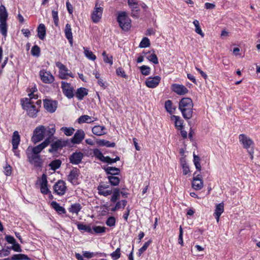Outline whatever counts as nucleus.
Instances as JSON below:
<instances>
[{
    "label": "nucleus",
    "instance_id": "f257e3e1",
    "mask_svg": "<svg viewBox=\"0 0 260 260\" xmlns=\"http://www.w3.org/2000/svg\"><path fill=\"white\" fill-rule=\"evenodd\" d=\"M55 126L54 124L50 125L47 127L39 125L34 131L31 141L36 144L43 140L45 136H47L46 138H49V141H51V139L55 133Z\"/></svg>",
    "mask_w": 260,
    "mask_h": 260
},
{
    "label": "nucleus",
    "instance_id": "f03ea898",
    "mask_svg": "<svg viewBox=\"0 0 260 260\" xmlns=\"http://www.w3.org/2000/svg\"><path fill=\"white\" fill-rule=\"evenodd\" d=\"M31 98H23L20 100V104L22 109L26 112L27 115L31 118H36L41 107V100H37Z\"/></svg>",
    "mask_w": 260,
    "mask_h": 260
},
{
    "label": "nucleus",
    "instance_id": "7ed1b4c3",
    "mask_svg": "<svg viewBox=\"0 0 260 260\" xmlns=\"http://www.w3.org/2000/svg\"><path fill=\"white\" fill-rule=\"evenodd\" d=\"M193 103L189 98H182L179 102V109L183 117L186 119H190L192 116Z\"/></svg>",
    "mask_w": 260,
    "mask_h": 260
},
{
    "label": "nucleus",
    "instance_id": "20e7f679",
    "mask_svg": "<svg viewBox=\"0 0 260 260\" xmlns=\"http://www.w3.org/2000/svg\"><path fill=\"white\" fill-rule=\"evenodd\" d=\"M117 20L120 27L124 31H128L131 27V20L126 12L121 11L118 12Z\"/></svg>",
    "mask_w": 260,
    "mask_h": 260
},
{
    "label": "nucleus",
    "instance_id": "39448f33",
    "mask_svg": "<svg viewBox=\"0 0 260 260\" xmlns=\"http://www.w3.org/2000/svg\"><path fill=\"white\" fill-rule=\"evenodd\" d=\"M239 141L243 147L247 149L248 153L251 155V158H253L254 146L253 141L248 136L244 134H240L239 136Z\"/></svg>",
    "mask_w": 260,
    "mask_h": 260
},
{
    "label": "nucleus",
    "instance_id": "423d86ee",
    "mask_svg": "<svg viewBox=\"0 0 260 260\" xmlns=\"http://www.w3.org/2000/svg\"><path fill=\"white\" fill-rule=\"evenodd\" d=\"M50 143L49 138H46L45 140L36 146H29L26 150V153H30L35 155H39L40 152Z\"/></svg>",
    "mask_w": 260,
    "mask_h": 260
},
{
    "label": "nucleus",
    "instance_id": "0eeeda50",
    "mask_svg": "<svg viewBox=\"0 0 260 260\" xmlns=\"http://www.w3.org/2000/svg\"><path fill=\"white\" fill-rule=\"evenodd\" d=\"M61 88L62 89L63 93L67 98L68 99H71L73 98L74 95V87L70 83L64 81H61Z\"/></svg>",
    "mask_w": 260,
    "mask_h": 260
},
{
    "label": "nucleus",
    "instance_id": "6e6552de",
    "mask_svg": "<svg viewBox=\"0 0 260 260\" xmlns=\"http://www.w3.org/2000/svg\"><path fill=\"white\" fill-rule=\"evenodd\" d=\"M67 142L61 139H57L53 142L50 145V148L48 152L51 153H55L59 150H61L63 147L66 146Z\"/></svg>",
    "mask_w": 260,
    "mask_h": 260
},
{
    "label": "nucleus",
    "instance_id": "1a4fd4ad",
    "mask_svg": "<svg viewBox=\"0 0 260 260\" xmlns=\"http://www.w3.org/2000/svg\"><path fill=\"white\" fill-rule=\"evenodd\" d=\"M28 161L35 167H41L43 164L42 159L40 155L26 153Z\"/></svg>",
    "mask_w": 260,
    "mask_h": 260
},
{
    "label": "nucleus",
    "instance_id": "9d476101",
    "mask_svg": "<svg viewBox=\"0 0 260 260\" xmlns=\"http://www.w3.org/2000/svg\"><path fill=\"white\" fill-rule=\"evenodd\" d=\"M103 11V8L100 7L98 3H96L91 15V18L94 23H98L100 21L102 18Z\"/></svg>",
    "mask_w": 260,
    "mask_h": 260
},
{
    "label": "nucleus",
    "instance_id": "9b49d317",
    "mask_svg": "<svg viewBox=\"0 0 260 260\" xmlns=\"http://www.w3.org/2000/svg\"><path fill=\"white\" fill-rule=\"evenodd\" d=\"M53 190L54 193L59 196L63 195L67 190L66 183L62 180L58 181L54 185Z\"/></svg>",
    "mask_w": 260,
    "mask_h": 260
},
{
    "label": "nucleus",
    "instance_id": "f8f14e48",
    "mask_svg": "<svg viewBox=\"0 0 260 260\" xmlns=\"http://www.w3.org/2000/svg\"><path fill=\"white\" fill-rule=\"evenodd\" d=\"M44 107L48 112L53 113L55 111L57 107V102L50 99H44L43 100Z\"/></svg>",
    "mask_w": 260,
    "mask_h": 260
},
{
    "label": "nucleus",
    "instance_id": "ddd939ff",
    "mask_svg": "<svg viewBox=\"0 0 260 260\" xmlns=\"http://www.w3.org/2000/svg\"><path fill=\"white\" fill-rule=\"evenodd\" d=\"M160 80L161 78L159 76L149 77L145 81V84L149 88H154L158 85Z\"/></svg>",
    "mask_w": 260,
    "mask_h": 260
},
{
    "label": "nucleus",
    "instance_id": "4468645a",
    "mask_svg": "<svg viewBox=\"0 0 260 260\" xmlns=\"http://www.w3.org/2000/svg\"><path fill=\"white\" fill-rule=\"evenodd\" d=\"M85 134L82 129H78L75 133L74 136L71 138V141L73 144H80L84 139Z\"/></svg>",
    "mask_w": 260,
    "mask_h": 260
},
{
    "label": "nucleus",
    "instance_id": "2eb2a0df",
    "mask_svg": "<svg viewBox=\"0 0 260 260\" xmlns=\"http://www.w3.org/2000/svg\"><path fill=\"white\" fill-rule=\"evenodd\" d=\"M40 76L42 81L45 83L50 84L54 80L53 76L49 72L41 70L40 72Z\"/></svg>",
    "mask_w": 260,
    "mask_h": 260
},
{
    "label": "nucleus",
    "instance_id": "dca6fc26",
    "mask_svg": "<svg viewBox=\"0 0 260 260\" xmlns=\"http://www.w3.org/2000/svg\"><path fill=\"white\" fill-rule=\"evenodd\" d=\"M83 153L79 151H76L72 153L69 157L70 162L73 165L79 164L83 158Z\"/></svg>",
    "mask_w": 260,
    "mask_h": 260
},
{
    "label": "nucleus",
    "instance_id": "f3484780",
    "mask_svg": "<svg viewBox=\"0 0 260 260\" xmlns=\"http://www.w3.org/2000/svg\"><path fill=\"white\" fill-rule=\"evenodd\" d=\"M172 91L178 95H184L188 91L187 88L184 85L178 84H173L171 86Z\"/></svg>",
    "mask_w": 260,
    "mask_h": 260
},
{
    "label": "nucleus",
    "instance_id": "a211bd4d",
    "mask_svg": "<svg viewBox=\"0 0 260 260\" xmlns=\"http://www.w3.org/2000/svg\"><path fill=\"white\" fill-rule=\"evenodd\" d=\"M56 66L59 69V76L61 79H67L68 73L69 72L68 69L61 62H56Z\"/></svg>",
    "mask_w": 260,
    "mask_h": 260
},
{
    "label": "nucleus",
    "instance_id": "6ab92c4d",
    "mask_svg": "<svg viewBox=\"0 0 260 260\" xmlns=\"http://www.w3.org/2000/svg\"><path fill=\"white\" fill-rule=\"evenodd\" d=\"M127 3L132 11V16L136 18L138 17L139 8L137 1L136 0H128Z\"/></svg>",
    "mask_w": 260,
    "mask_h": 260
},
{
    "label": "nucleus",
    "instance_id": "aec40b11",
    "mask_svg": "<svg viewBox=\"0 0 260 260\" xmlns=\"http://www.w3.org/2000/svg\"><path fill=\"white\" fill-rule=\"evenodd\" d=\"M80 174L79 170L77 168H74L72 170L68 176V180L73 184L77 183V180Z\"/></svg>",
    "mask_w": 260,
    "mask_h": 260
},
{
    "label": "nucleus",
    "instance_id": "412c9836",
    "mask_svg": "<svg viewBox=\"0 0 260 260\" xmlns=\"http://www.w3.org/2000/svg\"><path fill=\"white\" fill-rule=\"evenodd\" d=\"M203 187V181L202 176L198 174L193 178L192 187L195 190H200Z\"/></svg>",
    "mask_w": 260,
    "mask_h": 260
},
{
    "label": "nucleus",
    "instance_id": "4be33fe9",
    "mask_svg": "<svg viewBox=\"0 0 260 260\" xmlns=\"http://www.w3.org/2000/svg\"><path fill=\"white\" fill-rule=\"evenodd\" d=\"M99 194L107 197L112 193V189L108 185H100L98 187Z\"/></svg>",
    "mask_w": 260,
    "mask_h": 260
},
{
    "label": "nucleus",
    "instance_id": "5701e85b",
    "mask_svg": "<svg viewBox=\"0 0 260 260\" xmlns=\"http://www.w3.org/2000/svg\"><path fill=\"white\" fill-rule=\"evenodd\" d=\"M40 190L41 192L44 194H47L49 192V189L47 186V177L45 174H43L41 178Z\"/></svg>",
    "mask_w": 260,
    "mask_h": 260
},
{
    "label": "nucleus",
    "instance_id": "b1692460",
    "mask_svg": "<svg viewBox=\"0 0 260 260\" xmlns=\"http://www.w3.org/2000/svg\"><path fill=\"white\" fill-rule=\"evenodd\" d=\"M20 142V136L18 131H14L12 138V144L13 149H18Z\"/></svg>",
    "mask_w": 260,
    "mask_h": 260
},
{
    "label": "nucleus",
    "instance_id": "393cba45",
    "mask_svg": "<svg viewBox=\"0 0 260 260\" xmlns=\"http://www.w3.org/2000/svg\"><path fill=\"white\" fill-rule=\"evenodd\" d=\"M224 211V204L223 203H220L216 205L215 210L214 211V215L216 219L217 222L219 220V218L222 213Z\"/></svg>",
    "mask_w": 260,
    "mask_h": 260
},
{
    "label": "nucleus",
    "instance_id": "a878e982",
    "mask_svg": "<svg viewBox=\"0 0 260 260\" xmlns=\"http://www.w3.org/2000/svg\"><path fill=\"white\" fill-rule=\"evenodd\" d=\"M88 90L84 87L78 88L75 92V96L78 100L81 101L84 97L88 94Z\"/></svg>",
    "mask_w": 260,
    "mask_h": 260
},
{
    "label": "nucleus",
    "instance_id": "bb28decb",
    "mask_svg": "<svg viewBox=\"0 0 260 260\" xmlns=\"http://www.w3.org/2000/svg\"><path fill=\"white\" fill-rule=\"evenodd\" d=\"M92 133L96 136H102L106 134V127L104 126L95 125L92 128Z\"/></svg>",
    "mask_w": 260,
    "mask_h": 260
},
{
    "label": "nucleus",
    "instance_id": "cd10ccee",
    "mask_svg": "<svg viewBox=\"0 0 260 260\" xmlns=\"http://www.w3.org/2000/svg\"><path fill=\"white\" fill-rule=\"evenodd\" d=\"M64 34L66 38L68 40L70 43L72 44L73 43V35L71 25L69 23L66 25Z\"/></svg>",
    "mask_w": 260,
    "mask_h": 260
},
{
    "label": "nucleus",
    "instance_id": "c85d7f7f",
    "mask_svg": "<svg viewBox=\"0 0 260 260\" xmlns=\"http://www.w3.org/2000/svg\"><path fill=\"white\" fill-rule=\"evenodd\" d=\"M37 90V88L35 85L28 87L27 90L28 97L26 98H31V99L35 100H37L38 95L35 93Z\"/></svg>",
    "mask_w": 260,
    "mask_h": 260
},
{
    "label": "nucleus",
    "instance_id": "c756f323",
    "mask_svg": "<svg viewBox=\"0 0 260 260\" xmlns=\"http://www.w3.org/2000/svg\"><path fill=\"white\" fill-rule=\"evenodd\" d=\"M96 120V118H92L88 115H84L79 117L78 122L79 123H91Z\"/></svg>",
    "mask_w": 260,
    "mask_h": 260
},
{
    "label": "nucleus",
    "instance_id": "7c9ffc66",
    "mask_svg": "<svg viewBox=\"0 0 260 260\" xmlns=\"http://www.w3.org/2000/svg\"><path fill=\"white\" fill-rule=\"evenodd\" d=\"M93 153L95 157L101 161L106 162L108 160H106L108 158V156H104L102 152L98 148L94 149L93 150Z\"/></svg>",
    "mask_w": 260,
    "mask_h": 260
},
{
    "label": "nucleus",
    "instance_id": "2f4dec72",
    "mask_svg": "<svg viewBox=\"0 0 260 260\" xmlns=\"http://www.w3.org/2000/svg\"><path fill=\"white\" fill-rule=\"evenodd\" d=\"M51 205L52 207L58 213L60 214L66 213L65 209L60 206V205L55 201H53L51 203Z\"/></svg>",
    "mask_w": 260,
    "mask_h": 260
},
{
    "label": "nucleus",
    "instance_id": "473e14b6",
    "mask_svg": "<svg viewBox=\"0 0 260 260\" xmlns=\"http://www.w3.org/2000/svg\"><path fill=\"white\" fill-rule=\"evenodd\" d=\"M8 12L4 5L0 6V22H7L8 18Z\"/></svg>",
    "mask_w": 260,
    "mask_h": 260
},
{
    "label": "nucleus",
    "instance_id": "72a5a7b5",
    "mask_svg": "<svg viewBox=\"0 0 260 260\" xmlns=\"http://www.w3.org/2000/svg\"><path fill=\"white\" fill-rule=\"evenodd\" d=\"M38 36L40 39L43 40L46 36V28L43 24H40L38 27Z\"/></svg>",
    "mask_w": 260,
    "mask_h": 260
},
{
    "label": "nucleus",
    "instance_id": "f704fd0d",
    "mask_svg": "<svg viewBox=\"0 0 260 260\" xmlns=\"http://www.w3.org/2000/svg\"><path fill=\"white\" fill-rule=\"evenodd\" d=\"M81 209V205L79 203H75L71 205L69 211L71 213L78 214Z\"/></svg>",
    "mask_w": 260,
    "mask_h": 260
},
{
    "label": "nucleus",
    "instance_id": "c9c22d12",
    "mask_svg": "<svg viewBox=\"0 0 260 260\" xmlns=\"http://www.w3.org/2000/svg\"><path fill=\"white\" fill-rule=\"evenodd\" d=\"M106 173L110 175L109 176H115L118 175L120 173L119 169L116 167H108L105 169Z\"/></svg>",
    "mask_w": 260,
    "mask_h": 260
},
{
    "label": "nucleus",
    "instance_id": "e433bc0d",
    "mask_svg": "<svg viewBox=\"0 0 260 260\" xmlns=\"http://www.w3.org/2000/svg\"><path fill=\"white\" fill-rule=\"evenodd\" d=\"M146 58L154 64H156L158 63L157 57L155 54V51L154 50H151V52L147 55Z\"/></svg>",
    "mask_w": 260,
    "mask_h": 260
},
{
    "label": "nucleus",
    "instance_id": "4c0bfd02",
    "mask_svg": "<svg viewBox=\"0 0 260 260\" xmlns=\"http://www.w3.org/2000/svg\"><path fill=\"white\" fill-rule=\"evenodd\" d=\"M84 55L88 59L94 60L96 59V56L88 48L83 47Z\"/></svg>",
    "mask_w": 260,
    "mask_h": 260
},
{
    "label": "nucleus",
    "instance_id": "58836bf2",
    "mask_svg": "<svg viewBox=\"0 0 260 260\" xmlns=\"http://www.w3.org/2000/svg\"><path fill=\"white\" fill-rule=\"evenodd\" d=\"M78 229L80 231H84L90 234H92V230L89 226L78 222L77 224Z\"/></svg>",
    "mask_w": 260,
    "mask_h": 260
},
{
    "label": "nucleus",
    "instance_id": "ea45409f",
    "mask_svg": "<svg viewBox=\"0 0 260 260\" xmlns=\"http://www.w3.org/2000/svg\"><path fill=\"white\" fill-rule=\"evenodd\" d=\"M60 131L62 132L67 136H71L75 132V129L72 127L63 126L60 128Z\"/></svg>",
    "mask_w": 260,
    "mask_h": 260
},
{
    "label": "nucleus",
    "instance_id": "a19ab883",
    "mask_svg": "<svg viewBox=\"0 0 260 260\" xmlns=\"http://www.w3.org/2000/svg\"><path fill=\"white\" fill-rule=\"evenodd\" d=\"M165 107L167 111L170 114L174 113L175 110V108L173 106L172 102L169 100L166 101Z\"/></svg>",
    "mask_w": 260,
    "mask_h": 260
},
{
    "label": "nucleus",
    "instance_id": "79ce46f5",
    "mask_svg": "<svg viewBox=\"0 0 260 260\" xmlns=\"http://www.w3.org/2000/svg\"><path fill=\"white\" fill-rule=\"evenodd\" d=\"M108 179L110 184L113 186H117L120 182V178L115 176H108Z\"/></svg>",
    "mask_w": 260,
    "mask_h": 260
},
{
    "label": "nucleus",
    "instance_id": "37998d69",
    "mask_svg": "<svg viewBox=\"0 0 260 260\" xmlns=\"http://www.w3.org/2000/svg\"><path fill=\"white\" fill-rule=\"evenodd\" d=\"M151 242V240H149V241L145 242L143 246L139 249L138 252H137V255L139 257L141 256L143 253L146 250V249L149 246Z\"/></svg>",
    "mask_w": 260,
    "mask_h": 260
},
{
    "label": "nucleus",
    "instance_id": "c03bdc74",
    "mask_svg": "<svg viewBox=\"0 0 260 260\" xmlns=\"http://www.w3.org/2000/svg\"><path fill=\"white\" fill-rule=\"evenodd\" d=\"M8 25L7 22H0V31L4 37L7 35Z\"/></svg>",
    "mask_w": 260,
    "mask_h": 260
},
{
    "label": "nucleus",
    "instance_id": "a18cd8bd",
    "mask_svg": "<svg viewBox=\"0 0 260 260\" xmlns=\"http://www.w3.org/2000/svg\"><path fill=\"white\" fill-rule=\"evenodd\" d=\"M193 24L195 26V31L201 36L202 37H204V34L200 26L199 21L197 20H195L193 21Z\"/></svg>",
    "mask_w": 260,
    "mask_h": 260
},
{
    "label": "nucleus",
    "instance_id": "49530a36",
    "mask_svg": "<svg viewBox=\"0 0 260 260\" xmlns=\"http://www.w3.org/2000/svg\"><path fill=\"white\" fill-rule=\"evenodd\" d=\"M173 118L175 120V126L178 129H181L183 128V121L177 116L174 115Z\"/></svg>",
    "mask_w": 260,
    "mask_h": 260
},
{
    "label": "nucleus",
    "instance_id": "de8ad7c7",
    "mask_svg": "<svg viewBox=\"0 0 260 260\" xmlns=\"http://www.w3.org/2000/svg\"><path fill=\"white\" fill-rule=\"evenodd\" d=\"M113 194L111 198V201L115 203L120 197V190L118 188H115L112 191Z\"/></svg>",
    "mask_w": 260,
    "mask_h": 260
},
{
    "label": "nucleus",
    "instance_id": "09e8293b",
    "mask_svg": "<svg viewBox=\"0 0 260 260\" xmlns=\"http://www.w3.org/2000/svg\"><path fill=\"white\" fill-rule=\"evenodd\" d=\"M61 164V162L60 160L56 159L51 161L49 164V166L52 170L55 171L60 167Z\"/></svg>",
    "mask_w": 260,
    "mask_h": 260
},
{
    "label": "nucleus",
    "instance_id": "8fccbe9b",
    "mask_svg": "<svg viewBox=\"0 0 260 260\" xmlns=\"http://www.w3.org/2000/svg\"><path fill=\"white\" fill-rule=\"evenodd\" d=\"M98 144L100 146H105L108 147H114L115 146V143H113V142L111 143L108 141L105 140H100L98 142Z\"/></svg>",
    "mask_w": 260,
    "mask_h": 260
},
{
    "label": "nucleus",
    "instance_id": "3c124183",
    "mask_svg": "<svg viewBox=\"0 0 260 260\" xmlns=\"http://www.w3.org/2000/svg\"><path fill=\"white\" fill-rule=\"evenodd\" d=\"M106 228L102 226H94L92 228V234L93 233L96 234L104 233L106 232Z\"/></svg>",
    "mask_w": 260,
    "mask_h": 260
},
{
    "label": "nucleus",
    "instance_id": "603ef678",
    "mask_svg": "<svg viewBox=\"0 0 260 260\" xmlns=\"http://www.w3.org/2000/svg\"><path fill=\"white\" fill-rule=\"evenodd\" d=\"M150 45V42L149 39L147 37L143 38L139 44V47L140 48H146L149 47Z\"/></svg>",
    "mask_w": 260,
    "mask_h": 260
},
{
    "label": "nucleus",
    "instance_id": "864d4df0",
    "mask_svg": "<svg viewBox=\"0 0 260 260\" xmlns=\"http://www.w3.org/2000/svg\"><path fill=\"white\" fill-rule=\"evenodd\" d=\"M140 70L143 75L147 76L150 73L151 69L148 66L143 65L140 67Z\"/></svg>",
    "mask_w": 260,
    "mask_h": 260
},
{
    "label": "nucleus",
    "instance_id": "5fc2aeb1",
    "mask_svg": "<svg viewBox=\"0 0 260 260\" xmlns=\"http://www.w3.org/2000/svg\"><path fill=\"white\" fill-rule=\"evenodd\" d=\"M103 56L104 61L106 63H109L110 65L113 64V57L112 56H108L105 51L102 53Z\"/></svg>",
    "mask_w": 260,
    "mask_h": 260
},
{
    "label": "nucleus",
    "instance_id": "6e6d98bb",
    "mask_svg": "<svg viewBox=\"0 0 260 260\" xmlns=\"http://www.w3.org/2000/svg\"><path fill=\"white\" fill-rule=\"evenodd\" d=\"M110 255L113 260L118 259L121 256L120 248H117L115 251L111 253Z\"/></svg>",
    "mask_w": 260,
    "mask_h": 260
},
{
    "label": "nucleus",
    "instance_id": "4d7b16f0",
    "mask_svg": "<svg viewBox=\"0 0 260 260\" xmlns=\"http://www.w3.org/2000/svg\"><path fill=\"white\" fill-rule=\"evenodd\" d=\"M31 53L34 56H39L40 55V47L38 45L34 46L31 50Z\"/></svg>",
    "mask_w": 260,
    "mask_h": 260
},
{
    "label": "nucleus",
    "instance_id": "13d9d810",
    "mask_svg": "<svg viewBox=\"0 0 260 260\" xmlns=\"http://www.w3.org/2000/svg\"><path fill=\"white\" fill-rule=\"evenodd\" d=\"M28 259L27 256L23 254H14L12 256V260H27Z\"/></svg>",
    "mask_w": 260,
    "mask_h": 260
},
{
    "label": "nucleus",
    "instance_id": "bf43d9fd",
    "mask_svg": "<svg viewBox=\"0 0 260 260\" xmlns=\"http://www.w3.org/2000/svg\"><path fill=\"white\" fill-rule=\"evenodd\" d=\"M115 222L116 220L115 217L113 216H110L107 219L106 223L108 226L113 227L115 225Z\"/></svg>",
    "mask_w": 260,
    "mask_h": 260
},
{
    "label": "nucleus",
    "instance_id": "052dcab7",
    "mask_svg": "<svg viewBox=\"0 0 260 260\" xmlns=\"http://www.w3.org/2000/svg\"><path fill=\"white\" fill-rule=\"evenodd\" d=\"M127 204V201L125 200H122L120 201H118L116 203V207L118 209H124Z\"/></svg>",
    "mask_w": 260,
    "mask_h": 260
},
{
    "label": "nucleus",
    "instance_id": "680f3d73",
    "mask_svg": "<svg viewBox=\"0 0 260 260\" xmlns=\"http://www.w3.org/2000/svg\"><path fill=\"white\" fill-rule=\"evenodd\" d=\"M116 74L118 76L122 77L124 78L127 79L128 76L126 75L123 69L121 68H118L116 69Z\"/></svg>",
    "mask_w": 260,
    "mask_h": 260
},
{
    "label": "nucleus",
    "instance_id": "e2e57ef3",
    "mask_svg": "<svg viewBox=\"0 0 260 260\" xmlns=\"http://www.w3.org/2000/svg\"><path fill=\"white\" fill-rule=\"evenodd\" d=\"M52 15L54 22V24L56 26L58 25L59 18L58 16V12L55 10L52 11Z\"/></svg>",
    "mask_w": 260,
    "mask_h": 260
},
{
    "label": "nucleus",
    "instance_id": "0e129e2a",
    "mask_svg": "<svg viewBox=\"0 0 260 260\" xmlns=\"http://www.w3.org/2000/svg\"><path fill=\"white\" fill-rule=\"evenodd\" d=\"M4 172L6 176H9L11 175L12 167L9 165L7 164L6 166L4 168Z\"/></svg>",
    "mask_w": 260,
    "mask_h": 260
},
{
    "label": "nucleus",
    "instance_id": "69168bd1",
    "mask_svg": "<svg viewBox=\"0 0 260 260\" xmlns=\"http://www.w3.org/2000/svg\"><path fill=\"white\" fill-rule=\"evenodd\" d=\"M182 167L183 169V174L184 175H186L190 172L189 166L186 162L182 163Z\"/></svg>",
    "mask_w": 260,
    "mask_h": 260
},
{
    "label": "nucleus",
    "instance_id": "338daca9",
    "mask_svg": "<svg viewBox=\"0 0 260 260\" xmlns=\"http://www.w3.org/2000/svg\"><path fill=\"white\" fill-rule=\"evenodd\" d=\"M9 248H10V249H12L16 252H21L22 251L20 245L16 242L13 243L12 244V246Z\"/></svg>",
    "mask_w": 260,
    "mask_h": 260
},
{
    "label": "nucleus",
    "instance_id": "774afa93",
    "mask_svg": "<svg viewBox=\"0 0 260 260\" xmlns=\"http://www.w3.org/2000/svg\"><path fill=\"white\" fill-rule=\"evenodd\" d=\"M183 229L181 227V226L179 228V235L178 237V243L180 244L181 246H183Z\"/></svg>",
    "mask_w": 260,
    "mask_h": 260
}]
</instances>
